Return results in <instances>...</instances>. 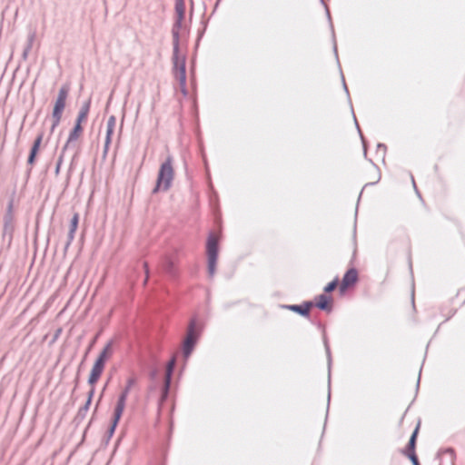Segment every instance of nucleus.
<instances>
[{"label": "nucleus", "instance_id": "1", "mask_svg": "<svg viewBox=\"0 0 465 465\" xmlns=\"http://www.w3.org/2000/svg\"><path fill=\"white\" fill-rule=\"evenodd\" d=\"M174 9L176 14V19L172 28L173 64V70L175 72V77L179 82L180 90L183 96H186L188 92L186 88L185 56H179L180 30L182 28L185 14L184 0H175Z\"/></svg>", "mask_w": 465, "mask_h": 465}, {"label": "nucleus", "instance_id": "2", "mask_svg": "<svg viewBox=\"0 0 465 465\" xmlns=\"http://www.w3.org/2000/svg\"><path fill=\"white\" fill-rule=\"evenodd\" d=\"M173 177V157L169 155L160 166L156 185L153 189V193H156L159 191L169 190Z\"/></svg>", "mask_w": 465, "mask_h": 465}, {"label": "nucleus", "instance_id": "3", "mask_svg": "<svg viewBox=\"0 0 465 465\" xmlns=\"http://www.w3.org/2000/svg\"><path fill=\"white\" fill-rule=\"evenodd\" d=\"M201 329L196 328V319H191L187 327L186 337L183 342V354L184 359H188L192 354L201 336Z\"/></svg>", "mask_w": 465, "mask_h": 465}, {"label": "nucleus", "instance_id": "4", "mask_svg": "<svg viewBox=\"0 0 465 465\" xmlns=\"http://www.w3.org/2000/svg\"><path fill=\"white\" fill-rule=\"evenodd\" d=\"M218 252V239L213 233H210L206 242L208 274L210 278H213L215 273Z\"/></svg>", "mask_w": 465, "mask_h": 465}, {"label": "nucleus", "instance_id": "5", "mask_svg": "<svg viewBox=\"0 0 465 465\" xmlns=\"http://www.w3.org/2000/svg\"><path fill=\"white\" fill-rule=\"evenodd\" d=\"M70 87L68 84H64L58 91V95L54 106L53 110V125H52V131L54 130L55 127H57L61 122V118L63 115L64 109L65 107L66 99L68 96Z\"/></svg>", "mask_w": 465, "mask_h": 465}, {"label": "nucleus", "instance_id": "6", "mask_svg": "<svg viewBox=\"0 0 465 465\" xmlns=\"http://www.w3.org/2000/svg\"><path fill=\"white\" fill-rule=\"evenodd\" d=\"M115 125H116L115 116L110 115L107 120V123H106V135H105V141H104V149H103V157L104 158H106V156L108 154L110 144L112 143V137L114 133Z\"/></svg>", "mask_w": 465, "mask_h": 465}, {"label": "nucleus", "instance_id": "7", "mask_svg": "<svg viewBox=\"0 0 465 465\" xmlns=\"http://www.w3.org/2000/svg\"><path fill=\"white\" fill-rule=\"evenodd\" d=\"M135 382L136 380L134 377H131L126 381L124 388L123 389V391H121L117 398V401L114 408L121 410L123 411H124L128 395Z\"/></svg>", "mask_w": 465, "mask_h": 465}, {"label": "nucleus", "instance_id": "8", "mask_svg": "<svg viewBox=\"0 0 465 465\" xmlns=\"http://www.w3.org/2000/svg\"><path fill=\"white\" fill-rule=\"evenodd\" d=\"M80 215L78 213H74L69 225V232L67 234V242L65 243L64 249L65 251L69 248V246L72 244L74 239L75 232L78 227Z\"/></svg>", "mask_w": 465, "mask_h": 465}, {"label": "nucleus", "instance_id": "9", "mask_svg": "<svg viewBox=\"0 0 465 465\" xmlns=\"http://www.w3.org/2000/svg\"><path fill=\"white\" fill-rule=\"evenodd\" d=\"M358 280V272L355 268H351L350 270H348L342 280H341V291H345L347 288H349L350 286L353 285Z\"/></svg>", "mask_w": 465, "mask_h": 465}, {"label": "nucleus", "instance_id": "10", "mask_svg": "<svg viewBox=\"0 0 465 465\" xmlns=\"http://www.w3.org/2000/svg\"><path fill=\"white\" fill-rule=\"evenodd\" d=\"M104 366H105V363H104L100 361L96 360L94 361V364L91 370V372H90V375L88 378V383L90 385H94L98 381V380L100 379V377L104 371Z\"/></svg>", "mask_w": 465, "mask_h": 465}, {"label": "nucleus", "instance_id": "11", "mask_svg": "<svg viewBox=\"0 0 465 465\" xmlns=\"http://www.w3.org/2000/svg\"><path fill=\"white\" fill-rule=\"evenodd\" d=\"M15 232V223L14 218H5L4 217V224H3V238H7L8 244H10L13 241V236Z\"/></svg>", "mask_w": 465, "mask_h": 465}, {"label": "nucleus", "instance_id": "12", "mask_svg": "<svg viewBox=\"0 0 465 465\" xmlns=\"http://www.w3.org/2000/svg\"><path fill=\"white\" fill-rule=\"evenodd\" d=\"M174 364H175V359L173 358V359H171L168 361L167 366H166V371H165V377H164V385H163V398H165L167 396L168 391H169V388H170V383H171V379H172V374H173V371Z\"/></svg>", "mask_w": 465, "mask_h": 465}, {"label": "nucleus", "instance_id": "13", "mask_svg": "<svg viewBox=\"0 0 465 465\" xmlns=\"http://www.w3.org/2000/svg\"><path fill=\"white\" fill-rule=\"evenodd\" d=\"M83 133V127L79 124H75L74 128L69 133L68 138L64 143V151H66L70 146L75 143Z\"/></svg>", "mask_w": 465, "mask_h": 465}, {"label": "nucleus", "instance_id": "14", "mask_svg": "<svg viewBox=\"0 0 465 465\" xmlns=\"http://www.w3.org/2000/svg\"><path fill=\"white\" fill-rule=\"evenodd\" d=\"M331 301L332 299L331 295L322 293L316 297L315 305L318 309L330 312L332 310V306L331 304Z\"/></svg>", "mask_w": 465, "mask_h": 465}, {"label": "nucleus", "instance_id": "15", "mask_svg": "<svg viewBox=\"0 0 465 465\" xmlns=\"http://www.w3.org/2000/svg\"><path fill=\"white\" fill-rule=\"evenodd\" d=\"M313 305L312 302H305L302 304L286 305L285 308L297 312L303 317L310 316V308Z\"/></svg>", "mask_w": 465, "mask_h": 465}, {"label": "nucleus", "instance_id": "16", "mask_svg": "<svg viewBox=\"0 0 465 465\" xmlns=\"http://www.w3.org/2000/svg\"><path fill=\"white\" fill-rule=\"evenodd\" d=\"M43 141V134H39L37 137L35 139L32 148L30 150V153L27 159V163L33 165L35 162V157L37 152L40 148L41 143Z\"/></svg>", "mask_w": 465, "mask_h": 465}, {"label": "nucleus", "instance_id": "17", "mask_svg": "<svg viewBox=\"0 0 465 465\" xmlns=\"http://www.w3.org/2000/svg\"><path fill=\"white\" fill-rule=\"evenodd\" d=\"M124 411H121V410H118L116 408H114V413H113V417H112V420H111V424H110V427L107 430V437H108V440H110L114 431H115V429L119 423V420H121V417L123 415Z\"/></svg>", "mask_w": 465, "mask_h": 465}, {"label": "nucleus", "instance_id": "18", "mask_svg": "<svg viewBox=\"0 0 465 465\" xmlns=\"http://www.w3.org/2000/svg\"><path fill=\"white\" fill-rule=\"evenodd\" d=\"M113 341H109L106 345L104 347V349L102 350V351L99 353L98 357H97V361H100L104 363L106 362L107 360H109L112 355H113V350H112V346H113Z\"/></svg>", "mask_w": 465, "mask_h": 465}, {"label": "nucleus", "instance_id": "19", "mask_svg": "<svg viewBox=\"0 0 465 465\" xmlns=\"http://www.w3.org/2000/svg\"><path fill=\"white\" fill-rule=\"evenodd\" d=\"M418 431H419V425L416 427V429L414 430V431L412 432L411 438H410V440L408 442V445L406 447V450H404L402 451L403 452H411V451H415V447H416V440H417V435H418Z\"/></svg>", "mask_w": 465, "mask_h": 465}, {"label": "nucleus", "instance_id": "20", "mask_svg": "<svg viewBox=\"0 0 465 465\" xmlns=\"http://www.w3.org/2000/svg\"><path fill=\"white\" fill-rule=\"evenodd\" d=\"M35 33L33 32L28 35L27 45L23 52V56L25 59L27 57L29 52L31 51V49L33 47V44L35 42Z\"/></svg>", "mask_w": 465, "mask_h": 465}, {"label": "nucleus", "instance_id": "21", "mask_svg": "<svg viewBox=\"0 0 465 465\" xmlns=\"http://www.w3.org/2000/svg\"><path fill=\"white\" fill-rule=\"evenodd\" d=\"M164 270L170 275H175L176 272H175V268H174V263H173V262L172 261L171 258H166L165 259Z\"/></svg>", "mask_w": 465, "mask_h": 465}, {"label": "nucleus", "instance_id": "22", "mask_svg": "<svg viewBox=\"0 0 465 465\" xmlns=\"http://www.w3.org/2000/svg\"><path fill=\"white\" fill-rule=\"evenodd\" d=\"M5 218H14V198H11L8 202L6 212L4 216Z\"/></svg>", "mask_w": 465, "mask_h": 465}, {"label": "nucleus", "instance_id": "23", "mask_svg": "<svg viewBox=\"0 0 465 465\" xmlns=\"http://www.w3.org/2000/svg\"><path fill=\"white\" fill-rule=\"evenodd\" d=\"M90 107H91V99H88L82 104L79 114H81L82 115L84 114V115L88 116Z\"/></svg>", "mask_w": 465, "mask_h": 465}, {"label": "nucleus", "instance_id": "24", "mask_svg": "<svg viewBox=\"0 0 465 465\" xmlns=\"http://www.w3.org/2000/svg\"><path fill=\"white\" fill-rule=\"evenodd\" d=\"M65 152L66 151H64V147L62 148L61 150V153H60V155H59V158L57 160V163H56V166H55V174L57 175L60 172V168L63 164V162H64V154H65Z\"/></svg>", "mask_w": 465, "mask_h": 465}, {"label": "nucleus", "instance_id": "25", "mask_svg": "<svg viewBox=\"0 0 465 465\" xmlns=\"http://www.w3.org/2000/svg\"><path fill=\"white\" fill-rule=\"evenodd\" d=\"M338 282H339V279H338V277H336L334 280H332L331 282H329L324 287V292H331L337 287Z\"/></svg>", "mask_w": 465, "mask_h": 465}, {"label": "nucleus", "instance_id": "26", "mask_svg": "<svg viewBox=\"0 0 465 465\" xmlns=\"http://www.w3.org/2000/svg\"><path fill=\"white\" fill-rule=\"evenodd\" d=\"M403 454L406 455L411 460V461L413 465H420L418 457H417L415 451L403 452Z\"/></svg>", "mask_w": 465, "mask_h": 465}, {"label": "nucleus", "instance_id": "27", "mask_svg": "<svg viewBox=\"0 0 465 465\" xmlns=\"http://www.w3.org/2000/svg\"><path fill=\"white\" fill-rule=\"evenodd\" d=\"M90 405L91 404H89V402H85L84 405L78 410L77 415L81 418H84L89 410Z\"/></svg>", "mask_w": 465, "mask_h": 465}, {"label": "nucleus", "instance_id": "28", "mask_svg": "<svg viewBox=\"0 0 465 465\" xmlns=\"http://www.w3.org/2000/svg\"><path fill=\"white\" fill-rule=\"evenodd\" d=\"M94 393H95V387H94V385H91V389L89 390V391L87 393V400L85 402H89V404H91Z\"/></svg>", "mask_w": 465, "mask_h": 465}, {"label": "nucleus", "instance_id": "29", "mask_svg": "<svg viewBox=\"0 0 465 465\" xmlns=\"http://www.w3.org/2000/svg\"><path fill=\"white\" fill-rule=\"evenodd\" d=\"M86 118H87L86 115H84V114L82 115L81 114H78L75 124H79L81 125L82 123L86 120Z\"/></svg>", "mask_w": 465, "mask_h": 465}, {"label": "nucleus", "instance_id": "30", "mask_svg": "<svg viewBox=\"0 0 465 465\" xmlns=\"http://www.w3.org/2000/svg\"><path fill=\"white\" fill-rule=\"evenodd\" d=\"M143 268H144L145 274H146V278L144 280V284H145L147 282V280L149 277V268H148V263L146 262H143Z\"/></svg>", "mask_w": 465, "mask_h": 465}, {"label": "nucleus", "instance_id": "31", "mask_svg": "<svg viewBox=\"0 0 465 465\" xmlns=\"http://www.w3.org/2000/svg\"><path fill=\"white\" fill-rule=\"evenodd\" d=\"M377 148H378V150H382L383 153H385L387 147L384 143H378Z\"/></svg>", "mask_w": 465, "mask_h": 465}, {"label": "nucleus", "instance_id": "32", "mask_svg": "<svg viewBox=\"0 0 465 465\" xmlns=\"http://www.w3.org/2000/svg\"><path fill=\"white\" fill-rule=\"evenodd\" d=\"M445 452L450 454L451 457H454L455 451L453 449L449 448V449L445 450Z\"/></svg>", "mask_w": 465, "mask_h": 465}, {"label": "nucleus", "instance_id": "33", "mask_svg": "<svg viewBox=\"0 0 465 465\" xmlns=\"http://www.w3.org/2000/svg\"><path fill=\"white\" fill-rule=\"evenodd\" d=\"M325 346H326V350H327L328 356H329V358H330V357H331L330 348H329V346L327 345V343L325 344Z\"/></svg>", "mask_w": 465, "mask_h": 465}, {"label": "nucleus", "instance_id": "34", "mask_svg": "<svg viewBox=\"0 0 465 465\" xmlns=\"http://www.w3.org/2000/svg\"><path fill=\"white\" fill-rule=\"evenodd\" d=\"M343 86H344L345 91L348 92V88H347V85L345 83H343Z\"/></svg>", "mask_w": 465, "mask_h": 465}, {"label": "nucleus", "instance_id": "35", "mask_svg": "<svg viewBox=\"0 0 465 465\" xmlns=\"http://www.w3.org/2000/svg\"><path fill=\"white\" fill-rule=\"evenodd\" d=\"M413 186L416 188V183L414 182V179L412 178Z\"/></svg>", "mask_w": 465, "mask_h": 465}, {"label": "nucleus", "instance_id": "36", "mask_svg": "<svg viewBox=\"0 0 465 465\" xmlns=\"http://www.w3.org/2000/svg\"><path fill=\"white\" fill-rule=\"evenodd\" d=\"M95 342V339L93 340L92 343H91V346Z\"/></svg>", "mask_w": 465, "mask_h": 465}]
</instances>
